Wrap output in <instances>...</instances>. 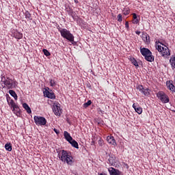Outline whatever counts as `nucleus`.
I'll use <instances>...</instances> for the list:
<instances>
[{
	"label": "nucleus",
	"mask_w": 175,
	"mask_h": 175,
	"mask_svg": "<svg viewBox=\"0 0 175 175\" xmlns=\"http://www.w3.org/2000/svg\"><path fill=\"white\" fill-rule=\"evenodd\" d=\"M58 157L62 162L66 163L67 165H72L73 163V157L72 153L65 150L57 151Z\"/></svg>",
	"instance_id": "obj_1"
},
{
	"label": "nucleus",
	"mask_w": 175,
	"mask_h": 175,
	"mask_svg": "<svg viewBox=\"0 0 175 175\" xmlns=\"http://www.w3.org/2000/svg\"><path fill=\"white\" fill-rule=\"evenodd\" d=\"M155 46L156 50L158 51L159 53H160L163 57H165V55H170V51L169 50V48L167 46L164 45L160 42H156Z\"/></svg>",
	"instance_id": "obj_2"
},
{
	"label": "nucleus",
	"mask_w": 175,
	"mask_h": 175,
	"mask_svg": "<svg viewBox=\"0 0 175 175\" xmlns=\"http://www.w3.org/2000/svg\"><path fill=\"white\" fill-rule=\"evenodd\" d=\"M59 31L61 33V36L64 39H67L69 42H75V36L70 33V31L66 29H60Z\"/></svg>",
	"instance_id": "obj_3"
},
{
	"label": "nucleus",
	"mask_w": 175,
	"mask_h": 175,
	"mask_svg": "<svg viewBox=\"0 0 175 175\" xmlns=\"http://www.w3.org/2000/svg\"><path fill=\"white\" fill-rule=\"evenodd\" d=\"M140 51L143 57H145V59L146 61H148V62H152L154 61L152 53H151L148 49L141 48Z\"/></svg>",
	"instance_id": "obj_4"
},
{
	"label": "nucleus",
	"mask_w": 175,
	"mask_h": 175,
	"mask_svg": "<svg viewBox=\"0 0 175 175\" xmlns=\"http://www.w3.org/2000/svg\"><path fill=\"white\" fill-rule=\"evenodd\" d=\"M157 96L159 100H160V102H161L162 103H169V102H170V98H169V96H167V94L164 93L163 91L158 92L157 93Z\"/></svg>",
	"instance_id": "obj_5"
},
{
	"label": "nucleus",
	"mask_w": 175,
	"mask_h": 175,
	"mask_svg": "<svg viewBox=\"0 0 175 175\" xmlns=\"http://www.w3.org/2000/svg\"><path fill=\"white\" fill-rule=\"evenodd\" d=\"M34 122L36 125L38 126H44L46 124H47V120L44 117L39 116H36L33 118Z\"/></svg>",
	"instance_id": "obj_6"
},
{
	"label": "nucleus",
	"mask_w": 175,
	"mask_h": 175,
	"mask_svg": "<svg viewBox=\"0 0 175 175\" xmlns=\"http://www.w3.org/2000/svg\"><path fill=\"white\" fill-rule=\"evenodd\" d=\"M53 111L55 116H61L62 110L61 109V105L58 101H55L53 105Z\"/></svg>",
	"instance_id": "obj_7"
},
{
	"label": "nucleus",
	"mask_w": 175,
	"mask_h": 175,
	"mask_svg": "<svg viewBox=\"0 0 175 175\" xmlns=\"http://www.w3.org/2000/svg\"><path fill=\"white\" fill-rule=\"evenodd\" d=\"M50 88H46L44 90V96H46V98H49V99H55V94L54 92H51L49 91Z\"/></svg>",
	"instance_id": "obj_8"
},
{
	"label": "nucleus",
	"mask_w": 175,
	"mask_h": 175,
	"mask_svg": "<svg viewBox=\"0 0 175 175\" xmlns=\"http://www.w3.org/2000/svg\"><path fill=\"white\" fill-rule=\"evenodd\" d=\"M107 142L109 144L113 146V147H116L117 146V142H116V139L112 135H108L107 137Z\"/></svg>",
	"instance_id": "obj_9"
},
{
	"label": "nucleus",
	"mask_w": 175,
	"mask_h": 175,
	"mask_svg": "<svg viewBox=\"0 0 175 175\" xmlns=\"http://www.w3.org/2000/svg\"><path fill=\"white\" fill-rule=\"evenodd\" d=\"M108 172H109L110 175H120L121 172L118 170H116L113 167H110L108 169Z\"/></svg>",
	"instance_id": "obj_10"
},
{
	"label": "nucleus",
	"mask_w": 175,
	"mask_h": 175,
	"mask_svg": "<svg viewBox=\"0 0 175 175\" xmlns=\"http://www.w3.org/2000/svg\"><path fill=\"white\" fill-rule=\"evenodd\" d=\"M133 107L135 110L136 113H137V114H142L143 113V108L140 107V106L134 103L133 105Z\"/></svg>",
	"instance_id": "obj_11"
},
{
	"label": "nucleus",
	"mask_w": 175,
	"mask_h": 175,
	"mask_svg": "<svg viewBox=\"0 0 175 175\" xmlns=\"http://www.w3.org/2000/svg\"><path fill=\"white\" fill-rule=\"evenodd\" d=\"M4 84L8 88H12V87H13V81L10 79H7L4 82Z\"/></svg>",
	"instance_id": "obj_12"
},
{
	"label": "nucleus",
	"mask_w": 175,
	"mask_h": 175,
	"mask_svg": "<svg viewBox=\"0 0 175 175\" xmlns=\"http://www.w3.org/2000/svg\"><path fill=\"white\" fill-rule=\"evenodd\" d=\"M142 38L145 43H148V42H150V36L146 33H143Z\"/></svg>",
	"instance_id": "obj_13"
},
{
	"label": "nucleus",
	"mask_w": 175,
	"mask_h": 175,
	"mask_svg": "<svg viewBox=\"0 0 175 175\" xmlns=\"http://www.w3.org/2000/svg\"><path fill=\"white\" fill-rule=\"evenodd\" d=\"M170 64L172 68V70H175V55L171 57Z\"/></svg>",
	"instance_id": "obj_14"
},
{
	"label": "nucleus",
	"mask_w": 175,
	"mask_h": 175,
	"mask_svg": "<svg viewBox=\"0 0 175 175\" xmlns=\"http://www.w3.org/2000/svg\"><path fill=\"white\" fill-rule=\"evenodd\" d=\"M167 88L172 92H175V86L173 83H171L170 81H167L166 83Z\"/></svg>",
	"instance_id": "obj_15"
},
{
	"label": "nucleus",
	"mask_w": 175,
	"mask_h": 175,
	"mask_svg": "<svg viewBox=\"0 0 175 175\" xmlns=\"http://www.w3.org/2000/svg\"><path fill=\"white\" fill-rule=\"evenodd\" d=\"M64 137L68 142H72V140L73 139V138L72 137V136H70V134H69L68 131H64Z\"/></svg>",
	"instance_id": "obj_16"
},
{
	"label": "nucleus",
	"mask_w": 175,
	"mask_h": 175,
	"mask_svg": "<svg viewBox=\"0 0 175 175\" xmlns=\"http://www.w3.org/2000/svg\"><path fill=\"white\" fill-rule=\"evenodd\" d=\"M23 107L25 109V110H26V111H27V113H28V114H31V113H32V111L31 110V108L29 107L28 104L23 103Z\"/></svg>",
	"instance_id": "obj_17"
},
{
	"label": "nucleus",
	"mask_w": 175,
	"mask_h": 175,
	"mask_svg": "<svg viewBox=\"0 0 175 175\" xmlns=\"http://www.w3.org/2000/svg\"><path fill=\"white\" fill-rule=\"evenodd\" d=\"M13 111L14 113L16 114V116H20V108L18 107V105H15L13 107Z\"/></svg>",
	"instance_id": "obj_18"
},
{
	"label": "nucleus",
	"mask_w": 175,
	"mask_h": 175,
	"mask_svg": "<svg viewBox=\"0 0 175 175\" xmlns=\"http://www.w3.org/2000/svg\"><path fill=\"white\" fill-rule=\"evenodd\" d=\"M132 15H133V21H132L133 24H139V21L137 18V15L135 13L132 14Z\"/></svg>",
	"instance_id": "obj_19"
},
{
	"label": "nucleus",
	"mask_w": 175,
	"mask_h": 175,
	"mask_svg": "<svg viewBox=\"0 0 175 175\" xmlns=\"http://www.w3.org/2000/svg\"><path fill=\"white\" fill-rule=\"evenodd\" d=\"M7 102L11 107H14V106L16 105V103H14V100H12L10 98H7Z\"/></svg>",
	"instance_id": "obj_20"
},
{
	"label": "nucleus",
	"mask_w": 175,
	"mask_h": 175,
	"mask_svg": "<svg viewBox=\"0 0 175 175\" xmlns=\"http://www.w3.org/2000/svg\"><path fill=\"white\" fill-rule=\"evenodd\" d=\"M130 61H131V64H133V65H134V66H135L136 68H139V64L137 63V60H136V59H135V57H131Z\"/></svg>",
	"instance_id": "obj_21"
},
{
	"label": "nucleus",
	"mask_w": 175,
	"mask_h": 175,
	"mask_svg": "<svg viewBox=\"0 0 175 175\" xmlns=\"http://www.w3.org/2000/svg\"><path fill=\"white\" fill-rule=\"evenodd\" d=\"M14 36L16 39H23V33L16 31L14 33Z\"/></svg>",
	"instance_id": "obj_22"
},
{
	"label": "nucleus",
	"mask_w": 175,
	"mask_h": 175,
	"mask_svg": "<svg viewBox=\"0 0 175 175\" xmlns=\"http://www.w3.org/2000/svg\"><path fill=\"white\" fill-rule=\"evenodd\" d=\"M145 96H150V89L149 88H144V90L141 92Z\"/></svg>",
	"instance_id": "obj_23"
},
{
	"label": "nucleus",
	"mask_w": 175,
	"mask_h": 175,
	"mask_svg": "<svg viewBox=\"0 0 175 175\" xmlns=\"http://www.w3.org/2000/svg\"><path fill=\"white\" fill-rule=\"evenodd\" d=\"M69 143L71 144L72 147H75V148H79V143H77L76 140L72 139Z\"/></svg>",
	"instance_id": "obj_24"
},
{
	"label": "nucleus",
	"mask_w": 175,
	"mask_h": 175,
	"mask_svg": "<svg viewBox=\"0 0 175 175\" xmlns=\"http://www.w3.org/2000/svg\"><path fill=\"white\" fill-rule=\"evenodd\" d=\"M9 94L11 95V96H13L15 100H17V94H16V92L14 90H9Z\"/></svg>",
	"instance_id": "obj_25"
},
{
	"label": "nucleus",
	"mask_w": 175,
	"mask_h": 175,
	"mask_svg": "<svg viewBox=\"0 0 175 175\" xmlns=\"http://www.w3.org/2000/svg\"><path fill=\"white\" fill-rule=\"evenodd\" d=\"M129 13H131V9H129V8H125L123 10V14L124 16H128V14H129Z\"/></svg>",
	"instance_id": "obj_26"
},
{
	"label": "nucleus",
	"mask_w": 175,
	"mask_h": 175,
	"mask_svg": "<svg viewBox=\"0 0 175 175\" xmlns=\"http://www.w3.org/2000/svg\"><path fill=\"white\" fill-rule=\"evenodd\" d=\"M5 148L7 151H12V144H6L5 145Z\"/></svg>",
	"instance_id": "obj_27"
},
{
	"label": "nucleus",
	"mask_w": 175,
	"mask_h": 175,
	"mask_svg": "<svg viewBox=\"0 0 175 175\" xmlns=\"http://www.w3.org/2000/svg\"><path fill=\"white\" fill-rule=\"evenodd\" d=\"M92 103V101H91V100H89L87 103H85L83 104V107H85V109H87V107H88V106H91Z\"/></svg>",
	"instance_id": "obj_28"
},
{
	"label": "nucleus",
	"mask_w": 175,
	"mask_h": 175,
	"mask_svg": "<svg viewBox=\"0 0 175 175\" xmlns=\"http://www.w3.org/2000/svg\"><path fill=\"white\" fill-rule=\"evenodd\" d=\"M25 16L27 18H28L29 20H31V14L29 13V12L27 11L25 13Z\"/></svg>",
	"instance_id": "obj_29"
},
{
	"label": "nucleus",
	"mask_w": 175,
	"mask_h": 175,
	"mask_svg": "<svg viewBox=\"0 0 175 175\" xmlns=\"http://www.w3.org/2000/svg\"><path fill=\"white\" fill-rule=\"evenodd\" d=\"M43 53L46 57H50V52L47 49H43Z\"/></svg>",
	"instance_id": "obj_30"
},
{
	"label": "nucleus",
	"mask_w": 175,
	"mask_h": 175,
	"mask_svg": "<svg viewBox=\"0 0 175 175\" xmlns=\"http://www.w3.org/2000/svg\"><path fill=\"white\" fill-rule=\"evenodd\" d=\"M55 80H53V79H51L50 80V85L51 87H55Z\"/></svg>",
	"instance_id": "obj_31"
},
{
	"label": "nucleus",
	"mask_w": 175,
	"mask_h": 175,
	"mask_svg": "<svg viewBox=\"0 0 175 175\" xmlns=\"http://www.w3.org/2000/svg\"><path fill=\"white\" fill-rule=\"evenodd\" d=\"M118 21L119 23L122 22V15L121 14H119L118 15Z\"/></svg>",
	"instance_id": "obj_32"
},
{
	"label": "nucleus",
	"mask_w": 175,
	"mask_h": 175,
	"mask_svg": "<svg viewBox=\"0 0 175 175\" xmlns=\"http://www.w3.org/2000/svg\"><path fill=\"white\" fill-rule=\"evenodd\" d=\"M137 88L139 90V91H140L142 92V91L144 89V88L143 87V85H139L137 87Z\"/></svg>",
	"instance_id": "obj_33"
},
{
	"label": "nucleus",
	"mask_w": 175,
	"mask_h": 175,
	"mask_svg": "<svg viewBox=\"0 0 175 175\" xmlns=\"http://www.w3.org/2000/svg\"><path fill=\"white\" fill-rule=\"evenodd\" d=\"M99 146H103V139H99L98 141Z\"/></svg>",
	"instance_id": "obj_34"
},
{
	"label": "nucleus",
	"mask_w": 175,
	"mask_h": 175,
	"mask_svg": "<svg viewBox=\"0 0 175 175\" xmlns=\"http://www.w3.org/2000/svg\"><path fill=\"white\" fill-rule=\"evenodd\" d=\"M53 131L57 135H59V131L57 129H54Z\"/></svg>",
	"instance_id": "obj_35"
},
{
	"label": "nucleus",
	"mask_w": 175,
	"mask_h": 175,
	"mask_svg": "<svg viewBox=\"0 0 175 175\" xmlns=\"http://www.w3.org/2000/svg\"><path fill=\"white\" fill-rule=\"evenodd\" d=\"M125 27H126V28H129V22H126Z\"/></svg>",
	"instance_id": "obj_36"
},
{
	"label": "nucleus",
	"mask_w": 175,
	"mask_h": 175,
	"mask_svg": "<svg viewBox=\"0 0 175 175\" xmlns=\"http://www.w3.org/2000/svg\"><path fill=\"white\" fill-rule=\"evenodd\" d=\"M48 103L49 105H51L53 103V101L51 100H48Z\"/></svg>",
	"instance_id": "obj_37"
},
{
	"label": "nucleus",
	"mask_w": 175,
	"mask_h": 175,
	"mask_svg": "<svg viewBox=\"0 0 175 175\" xmlns=\"http://www.w3.org/2000/svg\"><path fill=\"white\" fill-rule=\"evenodd\" d=\"M135 33H136L137 35H140V31H135Z\"/></svg>",
	"instance_id": "obj_38"
},
{
	"label": "nucleus",
	"mask_w": 175,
	"mask_h": 175,
	"mask_svg": "<svg viewBox=\"0 0 175 175\" xmlns=\"http://www.w3.org/2000/svg\"><path fill=\"white\" fill-rule=\"evenodd\" d=\"M99 175H107L105 173H100Z\"/></svg>",
	"instance_id": "obj_39"
}]
</instances>
